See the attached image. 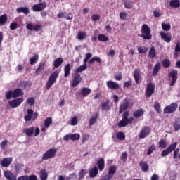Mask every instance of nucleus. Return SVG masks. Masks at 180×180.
Masks as SVG:
<instances>
[{
	"instance_id": "obj_1",
	"label": "nucleus",
	"mask_w": 180,
	"mask_h": 180,
	"mask_svg": "<svg viewBox=\"0 0 180 180\" xmlns=\"http://www.w3.org/2000/svg\"><path fill=\"white\" fill-rule=\"evenodd\" d=\"M129 111L124 112V113L122 114V120L118 123L119 127H126V126H127L129 123V124H131V123H133V120H134V118H133V117L129 118Z\"/></svg>"
},
{
	"instance_id": "obj_2",
	"label": "nucleus",
	"mask_w": 180,
	"mask_h": 180,
	"mask_svg": "<svg viewBox=\"0 0 180 180\" xmlns=\"http://www.w3.org/2000/svg\"><path fill=\"white\" fill-rule=\"evenodd\" d=\"M141 32V34H139V36L144 39V40H150L152 39L151 29H150V27L146 24L142 25Z\"/></svg>"
},
{
	"instance_id": "obj_3",
	"label": "nucleus",
	"mask_w": 180,
	"mask_h": 180,
	"mask_svg": "<svg viewBox=\"0 0 180 180\" xmlns=\"http://www.w3.org/2000/svg\"><path fill=\"white\" fill-rule=\"evenodd\" d=\"M23 133L26 134L28 137H30V136H34V137H37L40 134V129L39 127H37L36 129L34 127H31L30 128H25L22 130Z\"/></svg>"
},
{
	"instance_id": "obj_4",
	"label": "nucleus",
	"mask_w": 180,
	"mask_h": 180,
	"mask_svg": "<svg viewBox=\"0 0 180 180\" xmlns=\"http://www.w3.org/2000/svg\"><path fill=\"white\" fill-rule=\"evenodd\" d=\"M57 78H58V71H55L51 74L46 84L47 89H49V88H51V86L54 85V84L56 83V81H57Z\"/></svg>"
},
{
	"instance_id": "obj_5",
	"label": "nucleus",
	"mask_w": 180,
	"mask_h": 180,
	"mask_svg": "<svg viewBox=\"0 0 180 180\" xmlns=\"http://www.w3.org/2000/svg\"><path fill=\"white\" fill-rule=\"evenodd\" d=\"M57 154V149L51 148L45 152L42 155V160L46 161V160H50V158H53Z\"/></svg>"
},
{
	"instance_id": "obj_6",
	"label": "nucleus",
	"mask_w": 180,
	"mask_h": 180,
	"mask_svg": "<svg viewBox=\"0 0 180 180\" xmlns=\"http://www.w3.org/2000/svg\"><path fill=\"white\" fill-rule=\"evenodd\" d=\"M27 115L24 117L25 122H30V120H36L37 119V116H39V113L37 112H33V110L28 109L27 110Z\"/></svg>"
},
{
	"instance_id": "obj_7",
	"label": "nucleus",
	"mask_w": 180,
	"mask_h": 180,
	"mask_svg": "<svg viewBox=\"0 0 180 180\" xmlns=\"http://www.w3.org/2000/svg\"><path fill=\"white\" fill-rule=\"evenodd\" d=\"M84 78H82V76H81L80 73H76L75 72V74L73 75V79L72 83V88H75V86H78L81 82H82Z\"/></svg>"
},
{
	"instance_id": "obj_8",
	"label": "nucleus",
	"mask_w": 180,
	"mask_h": 180,
	"mask_svg": "<svg viewBox=\"0 0 180 180\" xmlns=\"http://www.w3.org/2000/svg\"><path fill=\"white\" fill-rule=\"evenodd\" d=\"M79 139H81V135L79 134H68L63 136L64 141H68V140L78 141Z\"/></svg>"
},
{
	"instance_id": "obj_9",
	"label": "nucleus",
	"mask_w": 180,
	"mask_h": 180,
	"mask_svg": "<svg viewBox=\"0 0 180 180\" xmlns=\"http://www.w3.org/2000/svg\"><path fill=\"white\" fill-rule=\"evenodd\" d=\"M155 92V85L153 83H149L146 89L145 96L146 98H150Z\"/></svg>"
},
{
	"instance_id": "obj_10",
	"label": "nucleus",
	"mask_w": 180,
	"mask_h": 180,
	"mask_svg": "<svg viewBox=\"0 0 180 180\" xmlns=\"http://www.w3.org/2000/svg\"><path fill=\"white\" fill-rule=\"evenodd\" d=\"M176 109H178V104L176 103H172L169 105H167L165 108L164 113H166L167 115L169 113H174Z\"/></svg>"
},
{
	"instance_id": "obj_11",
	"label": "nucleus",
	"mask_w": 180,
	"mask_h": 180,
	"mask_svg": "<svg viewBox=\"0 0 180 180\" xmlns=\"http://www.w3.org/2000/svg\"><path fill=\"white\" fill-rule=\"evenodd\" d=\"M23 98H15L14 100L8 101V105L11 106V108H13V109H15V108H18V106H20L22 103H23Z\"/></svg>"
},
{
	"instance_id": "obj_12",
	"label": "nucleus",
	"mask_w": 180,
	"mask_h": 180,
	"mask_svg": "<svg viewBox=\"0 0 180 180\" xmlns=\"http://www.w3.org/2000/svg\"><path fill=\"white\" fill-rule=\"evenodd\" d=\"M46 8H47V4L46 2H43L33 5L31 9L34 11V12H41V11H44Z\"/></svg>"
},
{
	"instance_id": "obj_13",
	"label": "nucleus",
	"mask_w": 180,
	"mask_h": 180,
	"mask_svg": "<svg viewBox=\"0 0 180 180\" xmlns=\"http://www.w3.org/2000/svg\"><path fill=\"white\" fill-rule=\"evenodd\" d=\"M129 105H130V102L129 101V98H124L120 105L119 112L123 113L124 110H126L129 108Z\"/></svg>"
},
{
	"instance_id": "obj_14",
	"label": "nucleus",
	"mask_w": 180,
	"mask_h": 180,
	"mask_svg": "<svg viewBox=\"0 0 180 180\" xmlns=\"http://www.w3.org/2000/svg\"><path fill=\"white\" fill-rule=\"evenodd\" d=\"M12 161H13V158L8 157V158H4L1 162L0 165L3 167L4 168H8L11 164H12Z\"/></svg>"
},
{
	"instance_id": "obj_15",
	"label": "nucleus",
	"mask_w": 180,
	"mask_h": 180,
	"mask_svg": "<svg viewBox=\"0 0 180 180\" xmlns=\"http://www.w3.org/2000/svg\"><path fill=\"white\" fill-rule=\"evenodd\" d=\"M160 36L166 43H171V40L172 39V35H171V33L161 32Z\"/></svg>"
},
{
	"instance_id": "obj_16",
	"label": "nucleus",
	"mask_w": 180,
	"mask_h": 180,
	"mask_svg": "<svg viewBox=\"0 0 180 180\" xmlns=\"http://www.w3.org/2000/svg\"><path fill=\"white\" fill-rule=\"evenodd\" d=\"M150 127H145L142 129L139 134V139H146L148 134H150Z\"/></svg>"
},
{
	"instance_id": "obj_17",
	"label": "nucleus",
	"mask_w": 180,
	"mask_h": 180,
	"mask_svg": "<svg viewBox=\"0 0 180 180\" xmlns=\"http://www.w3.org/2000/svg\"><path fill=\"white\" fill-rule=\"evenodd\" d=\"M26 27L28 30L34 31V32H39L40 29H41V25L37 24L36 25H33L32 23L27 24Z\"/></svg>"
},
{
	"instance_id": "obj_18",
	"label": "nucleus",
	"mask_w": 180,
	"mask_h": 180,
	"mask_svg": "<svg viewBox=\"0 0 180 180\" xmlns=\"http://www.w3.org/2000/svg\"><path fill=\"white\" fill-rule=\"evenodd\" d=\"M101 109L103 112H109L111 109L110 100H106L105 102L101 103Z\"/></svg>"
},
{
	"instance_id": "obj_19",
	"label": "nucleus",
	"mask_w": 180,
	"mask_h": 180,
	"mask_svg": "<svg viewBox=\"0 0 180 180\" xmlns=\"http://www.w3.org/2000/svg\"><path fill=\"white\" fill-rule=\"evenodd\" d=\"M106 85L109 89H119V84L109 80L106 82Z\"/></svg>"
},
{
	"instance_id": "obj_20",
	"label": "nucleus",
	"mask_w": 180,
	"mask_h": 180,
	"mask_svg": "<svg viewBox=\"0 0 180 180\" xmlns=\"http://www.w3.org/2000/svg\"><path fill=\"white\" fill-rule=\"evenodd\" d=\"M134 78L135 80V82L136 84H139L140 81H141V75H140V70L139 69H135L134 71Z\"/></svg>"
},
{
	"instance_id": "obj_21",
	"label": "nucleus",
	"mask_w": 180,
	"mask_h": 180,
	"mask_svg": "<svg viewBox=\"0 0 180 180\" xmlns=\"http://www.w3.org/2000/svg\"><path fill=\"white\" fill-rule=\"evenodd\" d=\"M98 168L96 167H94L89 170V175L90 178H96V176H98Z\"/></svg>"
},
{
	"instance_id": "obj_22",
	"label": "nucleus",
	"mask_w": 180,
	"mask_h": 180,
	"mask_svg": "<svg viewBox=\"0 0 180 180\" xmlns=\"http://www.w3.org/2000/svg\"><path fill=\"white\" fill-rule=\"evenodd\" d=\"M97 167L99 171H103V169H105V159L100 158L97 162Z\"/></svg>"
},
{
	"instance_id": "obj_23",
	"label": "nucleus",
	"mask_w": 180,
	"mask_h": 180,
	"mask_svg": "<svg viewBox=\"0 0 180 180\" xmlns=\"http://www.w3.org/2000/svg\"><path fill=\"white\" fill-rule=\"evenodd\" d=\"M18 13H24L25 15H29L30 13V10L27 7H20L16 9Z\"/></svg>"
},
{
	"instance_id": "obj_24",
	"label": "nucleus",
	"mask_w": 180,
	"mask_h": 180,
	"mask_svg": "<svg viewBox=\"0 0 180 180\" xmlns=\"http://www.w3.org/2000/svg\"><path fill=\"white\" fill-rule=\"evenodd\" d=\"M4 176L8 180H16L15 174H13V173L9 171L4 172Z\"/></svg>"
},
{
	"instance_id": "obj_25",
	"label": "nucleus",
	"mask_w": 180,
	"mask_h": 180,
	"mask_svg": "<svg viewBox=\"0 0 180 180\" xmlns=\"http://www.w3.org/2000/svg\"><path fill=\"white\" fill-rule=\"evenodd\" d=\"M179 53H180V41H178L174 48V54L173 56L174 58H178V57H179Z\"/></svg>"
},
{
	"instance_id": "obj_26",
	"label": "nucleus",
	"mask_w": 180,
	"mask_h": 180,
	"mask_svg": "<svg viewBox=\"0 0 180 180\" xmlns=\"http://www.w3.org/2000/svg\"><path fill=\"white\" fill-rule=\"evenodd\" d=\"M144 115V110L143 108H140L134 112L133 116L134 117L139 118L141 117Z\"/></svg>"
},
{
	"instance_id": "obj_27",
	"label": "nucleus",
	"mask_w": 180,
	"mask_h": 180,
	"mask_svg": "<svg viewBox=\"0 0 180 180\" xmlns=\"http://www.w3.org/2000/svg\"><path fill=\"white\" fill-rule=\"evenodd\" d=\"M23 91L20 89H15L13 91V98H19V96H22L23 95Z\"/></svg>"
},
{
	"instance_id": "obj_28",
	"label": "nucleus",
	"mask_w": 180,
	"mask_h": 180,
	"mask_svg": "<svg viewBox=\"0 0 180 180\" xmlns=\"http://www.w3.org/2000/svg\"><path fill=\"white\" fill-rule=\"evenodd\" d=\"M86 32L80 31L77 34V39L78 40H85L86 39Z\"/></svg>"
},
{
	"instance_id": "obj_29",
	"label": "nucleus",
	"mask_w": 180,
	"mask_h": 180,
	"mask_svg": "<svg viewBox=\"0 0 180 180\" xmlns=\"http://www.w3.org/2000/svg\"><path fill=\"white\" fill-rule=\"evenodd\" d=\"M64 77L65 78H67V77H68V75H70V72H71V65L70 63H68L65 68H64Z\"/></svg>"
},
{
	"instance_id": "obj_30",
	"label": "nucleus",
	"mask_w": 180,
	"mask_h": 180,
	"mask_svg": "<svg viewBox=\"0 0 180 180\" xmlns=\"http://www.w3.org/2000/svg\"><path fill=\"white\" fill-rule=\"evenodd\" d=\"M52 123H53V118L51 117H49L46 118L44 122V127H46V129H49V127L51 126Z\"/></svg>"
},
{
	"instance_id": "obj_31",
	"label": "nucleus",
	"mask_w": 180,
	"mask_h": 180,
	"mask_svg": "<svg viewBox=\"0 0 180 180\" xmlns=\"http://www.w3.org/2000/svg\"><path fill=\"white\" fill-rule=\"evenodd\" d=\"M63 63H64V60H63L62 58H58L53 62V67H55V68H58Z\"/></svg>"
},
{
	"instance_id": "obj_32",
	"label": "nucleus",
	"mask_w": 180,
	"mask_h": 180,
	"mask_svg": "<svg viewBox=\"0 0 180 180\" xmlns=\"http://www.w3.org/2000/svg\"><path fill=\"white\" fill-rule=\"evenodd\" d=\"M155 56H157L155 48L154 46H152L149 50L148 56L150 58L153 59V58H155Z\"/></svg>"
},
{
	"instance_id": "obj_33",
	"label": "nucleus",
	"mask_w": 180,
	"mask_h": 180,
	"mask_svg": "<svg viewBox=\"0 0 180 180\" xmlns=\"http://www.w3.org/2000/svg\"><path fill=\"white\" fill-rule=\"evenodd\" d=\"M49 174L44 169H41L39 172V177L41 180H47Z\"/></svg>"
},
{
	"instance_id": "obj_34",
	"label": "nucleus",
	"mask_w": 180,
	"mask_h": 180,
	"mask_svg": "<svg viewBox=\"0 0 180 180\" xmlns=\"http://www.w3.org/2000/svg\"><path fill=\"white\" fill-rule=\"evenodd\" d=\"M88 68V66L86 64L79 66L77 68L75 69V72L77 74H79V72H82V71H85Z\"/></svg>"
},
{
	"instance_id": "obj_35",
	"label": "nucleus",
	"mask_w": 180,
	"mask_h": 180,
	"mask_svg": "<svg viewBox=\"0 0 180 180\" xmlns=\"http://www.w3.org/2000/svg\"><path fill=\"white\" fill-rule=\"evenodd\" d=\"M139 165L142 171H143L144 172H147V171H148V165L147 164V162L141 161L139 162Z\"/></svg>"
},
{
	"instance_id": "obj_36",
	"label": "nucleus",
	"mask_w": 180,
	"mask_h": 180,
	"mask_svg": "<svg viewBox=\"0 0 180 180\" xmlns=\"http://www.w3.org/2000/svg\"><path fill=\"white\" fill-rule=\"evenodd\" d=\"M160 68H161V64L160 63H156L153 70V75H157Z\"/></svg>"
},
{
	"instance_id": "obj_37",
	"label": "nucleus",
	"mask_w": 180,
	"mask_h": 180,
	"mask_svg": "<svg viewBox=\"0 0 180 180\" xmlns=\"http://www.w3.org/2000/svg\"><path fill=\"white\" fill-rule=\"evenodd\" d=\"M169 5L172 8H179L180 1L179 0H172L169 2Z\"/></svg>"
},
{
	"instance_id": "obj_38",
	"label": "nucleus",
	"mask_w": 180,
	"mask_h": 180,
	"mask_svg": "<svg viewBox=\"0 0 180 180\" xmlns=\"http://www.w3.org/2000/svg\"><path fill=\"white\" fill-rule=\"evenodd\" d=\"M96 120H98V113H96L93 117L89 119V126H94Z\"/></svg>"
},
{
	"instance_id": "obj_39",
	"label": "nucleus",
	"mask_w": 180,
	"mask_h": 180,
	"mask_svg": "<svg viewBox=\"0 0 180 180\" xmlns=\"http://www.w3.org/2000/svg\"><path fill=\"white\" fill-rule=\"evenodd\" d=\"M6 22H8V15H6V14H3L0 16V25L3 26Z\"/></svg>"
},
{
	"instance_id": "obj_40",
	"label": "nucleus",
	"mask_w": 180,
	"mask_h": 180,
	"mask_svg": "<svg viewBox=\"0 0 180 180\" xmlns=\"http://www.w3.org/2000/svg\"><path fill=\"white\" fill-rule=\"evenodd\" d=\"M91 89L87 88V87H84L82 89V96H88V95H89V94H91Z\"/></svg>"
},
{
	"instance_id": "obj_41",
	"label": "nucleus",
	"mask_w": 180,
	"mask_h": 180,
	"mask_svg": "<svg viewBox=\"0 0 180 180\" xmlns=\"http://www.w3.org/2000/svg\"><path fill=\"white\" fill-rule=\"evenodd\" d=\"M38 60H39V55L38 54L34 55V56L30 59L31 65H34V64L37 63Z\"/></svg>"
},
{
	"instance_id": "obj_42",
	"label": "nucleus",
	"mask_w": 180,
	"mask_h": 180,
	"mask_svg": "<svg viewBox=\"0 0 180 180\" xmlns=\"http://www.w3.org/2000/svg\"><path fill=\"white\" fill-rule=\"evenodd\" d=\"M162 28L165 30V32H169L171 30V25L169 23H162Z\"/></svg>"
},
{
	"instance_id": "obj_43",
	"label": "nucleus",
	"mask_w": 180,
	"mask_h": 180,
	"mask_svg": "<svg viewBox=\"0 0 180 180\" xmlns=\"http://www.w3.org/2000/svg\"><path fill=\"white\" fill-rule=\"evenodd\" d=\"M98 40L99 41H108V40H109V37H106L105 34H100L98 36Z\"/></svg>"
},
{
	"instance_id": "obj_44",
	"label": "nucleus",
	"mask_w": 180,
	"mask_h": 180,
	"mask_svg": "<svg viewBox=\"0 0 180 180\" xmlns=\"http://www.w3.org/2000/svg\"><path fill=\"white\" fill-rule=\"evenodd\" d=\"M138 51L139 54H146L148 51V49L146 46H139L138 47Z\"/></svg>"
},
{
	"instance_id": "obj_45",
	"label": "nucleus",
	"mask_w": 180,
	"mask_h": 180,
	"mask_svg": "<svg viewBox=\"0 0 180 180\" xmlns=\"http://www.w3.org/2000/svg\"><path fill=\"white\" fill-rule=\"evenodd\" d=\"M170 77H172V79H178V70H173L170 72Z\"/></svg>"
},
{
	"instance_id": "obj_46",
	"label": "nucleus",
	"mask_w": 180,
	"mask_h": 180,
	"mask_svg": "<svg viewBox=\"0 0 180 180\" xmlns=\"http://www.w3.org/2000/svg\"><path fill=\"white\" fill-rule=\"evenodd\" d=\"M174 129L176 131H178L180 129V120H176V121L173 124Z\"/></svg>"
},
{
	"instance_id": "obj_47",
	"label": "nucleus",
	"mask_w": 180,
	"mask_h": 180,
	"mask_svg": "<svg viewBox=\"0 0 180 180\" xmlns=\"http://www.w3.org/2000/svg\"><path fill=\"white\" fill-rule=\"evenodd\" d=\"M162 65L165 68H168L171 65V62L168 59H164L162 62Z\"/></svg>"
},
{
	"instance_id": "obj_48",
	"label": "nucleus",
	"mask_w": 180,
	"mask_h": 180,
	"mask_svg": "<svg viewBox=\"0 0 180 180\" xmlns=\"http://www.w3.org/2000/svg\"><path fill=\"white\" fill-rule=\"evenodd\" d=\"M86 174V170L82 169L79 172V180H82V179L84 178V176H85V174Z\"/></svg>"
},
{
	"instance_id": "obj_49",
	"label": "nucleus",
	"mask_w": 180,
	"mask_h": 180,
	"mask_svg": "<svg viewBox=\"0 0 180 180\" xmlns=\"http://www.w3.org/2000/svg\"><path fill=\"white\" fill-rule=\"evenodd\" d=\"M158 146L160 148H167V142L165 140L161 139L159 143Z\"/></svg>"
},
{
	"instance_id": "obj_50",
	"label": "nucleus",
	"mask_w": 180,
	"mask_h": 180,
	"mask_svg": "<svg viewBox=\"0 0 180 180\" xmlns=\"http://www.w3.org/2000/svg\"><path fill=\"white\" fill-rule=\"evenodd\" d=\"M154 108L158 113H161V105H160L158 102H155Z\"/></svg>"
},
{
	"instance_id": "obj_51",
	"label": "nucleus",
	"mask_w": 180,
	"mask_h": 180,
	"mask_svg": "<svg viewBox=\"0 0 180 180\" xmlns=\"http://www.w3.org/2000/svg\"><path fill=\"white\" fill-rule=\"evenodd\" d=\"M175 148H176V142L171 144L167 149L168 150L169 153H172Z\"/></svg>"
},
{
	"instance_id": "obj_52",
	"label": "nucleus",
	"mask_w": 180,
	"mask_h": 180,
	"mask_svg": "<svg viewBox=\"0 0 180 180\" xmlns=\"http://www.w3.org/2000/svg\"><path fill=\"white\" fill-rule=\"evenodd\" d=\"M78 124V117L75 116L71 120V126H77Z\"/></svg>"
},
{
	"instance_id": "obj_53",
	"label": "nucleus",
	"mask_w": 180,
	"mask_h": 180,
	"mask_svg": "<svg viewBox=\"0 0 180 180\" xmlns=\"http://www.w3.org/2000/svg\"><path fill=\"white\" fill-rule=\"evenodd\" d=\"M44 65H46V63L44 62H41L38 66V68L36 70V72H40L41 70H44Z\"/></svg>"
},
{
	"instance_id": "obj_54",
	"label": "nucleus",
	"mask_w": 180,
	"mask_h": 180,
	"mask_svg": "<svg viewBox=\"0 0 180 180\" xmlns=\"http://www.w3.org/2000/svg\"><path fill=\"white\" fill-rule=\"evenodd\" d=\"M117 137L119 140H124V139H126V135L123 132H118L117 134Z\"/></svg>"
},
{
	"instance_id": "obj_55",
	"label": "nucleus",
	"mask_w": 180,
	"mask_h": 180,
	"mask_svg": "<svg viewBox=\"0 0 180 180\" xmlns=\"http://www.w3.org/2000/svg\"><path fill=\"white\" fill-rule=\"evenodd\" d=\"M155 145L153 144L148 150V155H151V154H153V152L155 150Z\"/></svg>"
},
{
	"instance_id": "obj_56",
	"label": "nucleus",
	"mask_w": 180,
	"mask_h": 180,
	"mask_svg": "<svg viewBox=\"0 0 180 180\" xmlns=\"http://www.w3.org/2000/svg\"><path fill=\"white\" fill-rule=\"evenodd\" d=\"M96 61L97 63H101V58L98 57H94L91 59L89 60V64H92L93 63H95Z\"/></svg>"
},
{
	"instance_id": "obj_57",
	"label": "nucleus",
	"mask_w": 180,
	"mask_h": 180,
	"mask_svg": "<svg viewBox=\"0 0 180 180\" xmlns=\"http://www.w3.org/2000/svg\"><path fill=\"white\" fill-rule=\"evenodd\" d=\"M27 103L30 105V106H33L34 105V98H29L27 99Z\"/></svg>"
},
{
	"instance_id": "obj_58",
	"label": "nucleus",
	"mask_w": 180,
	"mask_h": 180,
	"mask_svg": "<svg viewBox=\"0 0 180 180\" xmlns=\"http://www.w3.org/2000/svg\"><path fill=\"white\" fill-rule=\"evenodd\" d=\"M77 175L75 173L71 174L69 176L66 178V180H72V179H77Z\"/></svg>"
},
{
	"instance_id": "obj_59",
	"label": "nucleus",
	"mask_w": 180,
	"mask_h": 180,
	"mask_svg": "<svg viewBox=\"0 0 180 180\" xmlns=\"http://www.w3.org/2000/svg\"><path fill=\"white\" fill-rule=\"evenodd\" d=\"M124 7L127 8V9H131V8H133V5L131 4V1H125Z\"/></svg>"
},
{
	"instance_id": "obj_60",
	"label": "nucleus",
	"mask_w": 180,
	"mask_h": 180,
	"mask_svg": "<svg viewBox=\"0 0 180 180\" xmlns=\"http://www.w3.org/2000/svg\"><path fill=\"white\" fill-rule=\"evenodd\" d=\"M11 98H13V91H10L6 94V98L11 99Z\"/></svg>"
},
{
	"instance_id": "obj_61",
	"label": "nucleus",
	"mask_w": 180,
	"mask_h": 180,
	"mask_svg": "<svg viewBox=\"0 0 180 180\" xmlns=\"http://www.w3.org/2000/svg\"><path fill=\"white\" fill-rule=\"evenodd\" d=\"M120 19H122V20H126V18H127V13L124 12H121L120 13Z\"/></svg>"
},
{
	"instance_id": "obj_62",
	"label": "nucleus",
	"mask_w": 180,
	"mask_h": 180,
	"mask_svg": "<svg viewBox=\"0 0 180 180\" xmlns=\"http://www.w3.org/2000/svg\"><path fill=\"white\" fill-rule=\"evenodd\" d=\"M10 29H11V30H15V29H18V24H17V22H12L10 25Z\"/></svg>"
},
{
	"instance_id": "obj_63",
	"label": "nucleus",
	"mask_w": 180,
	"mask_h": 180,
	"mask_svg": "<svg viewBox=\"0 0 180 180\" xmlns=\"http://www.w3.org/2000/svg\"><path fill=\"white\" fill-rule=\"evenodd\" d=\"M169 151L168 149L164 150H162V152L161 153V155L162 157H167V155H168V154H169Z\"/></svg>"
},
{
	"instance_id": "obj_64",
	"label": "nucleus",
	"mask_w": 180,
	"mask_h": 180,
	"mask_svg": "<svg viewBox=\"0 0 180 180\" xmlns=\"http://www.w3.org/2000/svg\"><path fill=\"white\" fill-rule=\"evenodd\" d=\"M27 180H39V179H37V176L34 174H32L30 176H27Z\"/></svg>"
}]
</instances>
